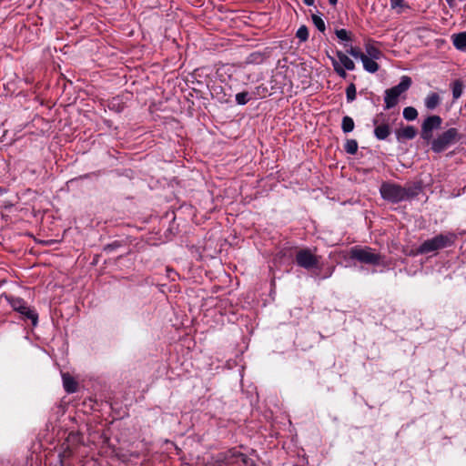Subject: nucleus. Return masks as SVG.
I'll return each instance as SVG.
<instances>
[{"instance_id": "17", "label": "nucleus", "mask_w": 466, "mask_h": 466, "mask_svg": "<svg viewBox=\"0 0 466 466\" xmlns=\"http://www.w3.org/2000/svg\"><path fill=\"white\" fill-rule=\"evenodd\" d=\"M453 100L459 99L464 90V84L461 79H456L451 84Z\"/></svg>"}, {"instance_id": "37", "label": "nucleus", "mask_w": 466, "mask_h": 466, "mask_svg": "<svg viewBox=\"0 0 466 466\" xmlns=\"http://www.w3.org/2000/svg\"><path fill=\"white\" fill-rule=\"evenodd\" d=\"M7 192V188L0 187V196L4 195Z\"/></svg>"}, {"instance_id": "18", "label": "nucleus", "mask_w": 466, "mask_h": 466, "mask_svg": "<svg viewBox=\"0 0 466 466\" xmlns=\"http://www.w3.org/2000/svg\"><path fill=\"white\" fill-rule=\"evenodd\" d=\"M361 62L364 69L369 73H376L380 68V66L375 59H371L368 56H363Z\"/></svg>"}, {"instance_id": "9", "label": "nucleus", "mask_w": 466, "mask_h": 466, "mask_svg": "<svg viewBox=\"0 0 466 466\" xmlns=\"http://www.w3.org/2000/svg\"><path fill=\"white\" fill-rule=\"evenodd\" d=\"M296 263L298 266L310 270L319 268V258L314 255L309 248H301L296 254Z\"/></svg>"}, {"instance_id": "2", "label": "nucleus", "mask_w": 466, "mask_h": 466, "mask_svg": "<svg viewBox=\"0 0 466 466\" xmlns=\"http://www.w3.org/2000/svg\"><path fill=\"white\" fill-rule=\"evenodd\" d=\"M462 135L455 127H450L440 133L430 145L433 153L440 154L455 145L462 138Z\"/></svg>"}, {"instance_id": "23", "label": "nucleus", "mask_w": 466, "mask_h": 466, "mask_svg": "<svg viewBox=\"0 0 466 466\" xmlns=\"http://www.w3.org/2000/svg\"><path fill=\"white\" fill-rule=\"evenodd\" d=\"M354 127H355L354 121L350 116H345L342 118L341 129L344 133L351 132L354 129Z\"/></svg>"}, {"instance_id": "3", "label": "nucleus", "mask_w": 466, "mask_h": 466, "mask_svg": "<svg viewBox=\"0 0 466 466\" xmlns=\"http://www.w3.org/2000/svg\"><path fill=\"white\" fill-rule=\"evenodd\" d=\"M2 298L6 300L13 310L20 314L23 320H31V323L34 327L37 325L38 314L34 309L27 305L25 299L20 297H15L6 293L2 294Z\"/></svg>"}, {"instance_id": "12", "label": "nucleus", "mask_w": 466, "mask_h": 466, "mask_svg": "<svg viewBox=\"0 0 466 466\" xmlns=\"http://www.w3.org/2000/svg\"><path fill=\"white\" fill-rule=\"evenodd\" d=\"M403 187H404L403 201L416 198L422 190L421 182H414V183L409 184Z\"/></svg>"}, {"instance_id": "11", "label": "nucleus", "mask_w": 466, "mask_h": 466, "mask_svg": "<svg viewBox=\"0 0 466 466\" xmlns=\"http://www.w3.org/2000/svg\"><path fill=\"white\" fill-rule=\"evenodd\" d=\"M418 134V130L413 126H406L395 130L396 139L402 143L406 140H412Z\"/></svg>"}, {"instance_id": "7", "label": "nucleus", "mask_w": 466, "mask_h": 466, "mask_svg": "<svg viewBox=\"0 0 466 466\" xmlns=\"http://www.w3.org/2000/svg\"><path fill=\"white\" fill-rule=\"evenodd\" d=\"M404 187L399 184L383 182L380 187L381 198L390 203L397 204L403 201Z\"/></svg>"}, {"instance_id": "29", "label": "nucleus", "mask_w": 466, "mask_h": 466, "mask_svg": "<svg viewBox=\"0 0 466 466\" xmlns=\"http://www.w3.org/2000/svg\"><path fill=\"white\" fill-rule=\"evenodd\" d=\"M296 36L301 42H306L309 39V29L306 25H301L296 33Z\"/></svg>"}, {"instance_id": "34", "label": "nucleus", "mask_w": 466, "mask_h": 466, "mask_svg": "<svg viewBox=\"0 0 466 466\" xmlns=\"http://www.w3.org/2000/svg\"><path fill=\"white\" fill-rule=\"evenodd\" d=\"M212 466H228V465L226 463L218 462V455H217L215 462L213 463Z\"/></svg>"}, {"instance_id": "19", "label": "nucleus", "mask_w": 466, "mask_h": 466, "mask_svg": "<svg viewBox=\"0 0 466 466\" xmlns=\"http://www.w3.org/2000/svg\"><path fill=\"white\" fill-rule=\"evenodd\" d=\"M365 49L367 53L366 56L371 59L377 60L382 56V52L371 43H367L365 45Z\"/></svg>"}, {"instance_id": "15", "label": "nucleus", "mask_w": 466, "mask_h": 466, "mask_svg": "<svg viewBox=\"0 0 466 466\" xmlns=\"http://www.w3.org/2000/svg\"><path fill=\"white\" fill-rule=\"evenodd\" d=\"M336 56L339 59V63L341 65L343 68H346L347 70L350 71L355 69V63L347 56V54L343 53L340 50H337Z\"/></svg>"}, {"instance_id": "6", "label": "nucleus", "mask_w": 466, "mask_h": 466, "mask_svg": "<svg viewBox=\"0 0 466 466\" xmlns=\"http://www.w3.org/2000/svg\"><path fill=\"white\" fill-rule=\"evenodd\" d=\"M442 118L438 115H430L426 116L420 125V136L422 141L430 146L436 137L434 132L441 128Z\"/></svg>"}, {"instance_id": "22", "label": "nucleus", "mask_w": 466, "mask_h": 466, "mask_svg": "<svg viewBox=\"0 0 466 466\" xmlns=\"http://www.w3.org/2000/svg\"><path fill=\"white\" fill-rule=\"evenodd\" d=\"M264 60L265 56L260 52H253L247 57L248 64L259 65L262 64Z\"/></svg>"}, {"instance_id": "13", "label": "nucleus", "mask_w": 466, "mask_h": 466, "mask_svg": "<svg viewBox=\"0 0 466 466\" xmlns=\"http://www.w3.org/2000/svg\"><path fill=\"white\" fill-rule=\"evenodd\" d=\"M441 103V98L438 93L431 92L424 99L425 107L428 110H435Z\"/></svg>"}, {"instance_id": "4", "label": "nucleus", "mask_w": 466, "mask_h": 466, "mask_svg": "<svg viewBox=\"0 0 466 466\" xmlns=\"http://www.w3.org/2000/svg\"><path fill=\"white\" fill-rule=\"evenodd\" d=\"M412 80L408 76H403L398 85L385 90L384 109L389 110L396 106L399 103V97L405 93L411 86Z\"/></svg>"}, {"instance_id": "21", "label": "nucleus", "mask_w": 466, "mask_h": 466, "mask_svg": "<svg viewBox=\"0 0 466 466\" xmlns=\"http://www.w3.org/2000/svg\"><path fill=\"white\" fill-rule=\"evenodd\" d=\"M344 47H346V53L353 56L354 58H360L362 60L363 56L366 55L363 54L359 47L352 46L347 43L344 44Z\"/></svg>"}, {"instance_id": "10", "label": "nucleus", "mask_w": 466, "mask_h": 466, "mask_svg": "<svg viewBox=\"0 0 466 466\" xmlns=\"http://www.w3.org/2000/svg\"><path fill=\"white\" fill-rule=\"evenodd\" d=\"M218 462L226 463L228 465H234L238 461H241L244 465H248L250 459L244 453L237 450V448L229 449L227 451L219 452Z\"/></svg>"}, {"instance_id": "31", "label": "nucleus", "mask_w": 466, "mask_h": 466, "mask_svg": "<svg viewBox=\"0 0 466 466\" xmlns=\"http://www.w3.org/2000/svg\"><path fill=\"white\" fill-rule=\"evenodd\" d=\"M82 436L79 432H70L66 438L67 442L73 445H78L81 442Z\"/></svg>"}, {"instance_id": "16", "label": "nucleus", "mask_w": 466, "mask_h": 466, "mask_svg": "<svg viewBox=\"0 0 466 466\" xmlns=\"http://www.w3.org/2000/svg\"><path fill=\"white\" fill-rule=\"evenodd\" d=\"M453 46L461 51L466 52V31L452 35Z\"/></svg>"}, {"instance_id": "24", "label": "nucleus", "mask_w": 466, "mask_h": 466, "mask_svg": "<svg viewBox=\"0 0 466 466\" xmlns=\"http://www.w3.org/2000/svg\"><path fill=\"white\" fill-rule=\"evenodd\" d=\"M335 35L336 36L341 40V41H344L348 44V42H351L352 41V34L351 32H349L347 31L346 29H336L335 30Z\"/></svg>"}, {"instance_id": "25", "label": "nucleus", "mask_w": 466, "mask_h": 466, "mask_svg": "<svg viewBox=\"0 0 466 466\" xmlns=\"http://www.w3.org/2000/svg\"><path fill=\"white\" fill-rule=\"evenodd\" d=\"M403 117L408 121H413L418 116V111L413 106H407L403 109Z\"/></svg>"}, {"instance_id": "8", "label": "nucleus", "mask_w": 466, "mask_h": 466, "mask_svg": "<svg viewBox=\"0 0 466 466\" xmlns=\"http://www.w3.org/2000/svg\"><path fill=\"white\" fill-rule=\"evenodd\" d=\"M388 120V116L384 113L377 114L372 119V124L375 127L374 136L378 140H385L390 135L391 128Z\"/></svg>"}, {"instance_id": "20", "label": "nucleus", "mask_w": 466, "mask_h": 466, "mask_svg": "<svg viewBox=\"0 0 466 466\" xmlns=\"http://www.w3.org/2000/svg\"><path fill=\"white\" fill-rule=\"evenodd\" d=\"M328 57L331 61L333 69L336 72V74H338V76H339L341 78L345 79L348 76V74L346 72L347 69L343 68L335 57H333L329 55H328Z\"/></svg>"}, {"instance_id": "27", "label": "nucleus", "mask_w": 466, "mask_h": 466, "mask_svg": "<svg viewBox=\"0 0 466 466\" xmlns=\"http://www.w3.org/2000/svg\"><path fill=\"white\" fill-rule=\"evenodd\" d=\"M250 99L251 96L248 91L239 92L236 95V102L240 106L248 104Z\"/></svg>"}, {"instance_id": "26", "label": "nucleus", "mask_w": 466, "mask_h": 466, "mask_svg": "<svg viewBox=\"0 0 466 466\" xmlns=\"http://www.w3.org/2000/svg\"><path fill=\"white\" fill-rule=\"evenodd\" d=\"M344 149L348 154L354 155L358 151V142L355 139H347Z\"/></svg>"}, {"instance_id": "1", "label": "nucleus", "mask_w": 466, "mask_h": 466, "mask_svg": "<svg viewBox=\"0 0 466 466\" xmlns=\"http://www.w3.org/2000/svg\"><path fill=\"white\" fill-rule=\"evenodd\" d=\"M458 240V235L451 231L440 233L431 238L423 241L416 250V255H424L437 252L441 249L451 248Z\"/></svg>"}, {"instance_id": "32", "label": "nucleus", "mask_w": 466, "mask_h": 466, "mask_svg": "<svg viewBox=\"0 0 466 466\" xmlns=\"http://www.w3.org/2000/svg\"><path fill=\"white\" fill-rule=\"evenodd\" d=\"M390 7L392 9H395L397 7H400V8H410L409 5L406 4V2L404 0H390Z\"/></svg>"}, {"instance_id": "14", "label": "nucleus", "mask_w": 466, "mask_h": 466, "mask_svg": "<svg viewBox=\"0 0 466 466\" xmlns=\"http://www.w3.org/2000/svg\"><path fill=\"white\" fill-rule=\"evenodd\" d=\"M63 386L67 393H75L77 390L78 383L69 373H63Z\"/></svg>"}, {"instance_id": "36", "label": "nucleus", "mask_w": 466, "mask_h": 466, "mask_svg": "<svg viewBox=\"0 0 466 466\" xmlns=\"http://www.w3.org/2000/svg\"><path fill=\"white\" fill-rule=\"evenodd\" d=\"M446 2L451 8L455 6L456 0H446Z\"/></svg>"}, {"instance_id": "35", "label": "nucleus", "mask_w": 466, "mask_h": 466, "mask_svg": "<svg viewBox=\"0 0 466 466\" xmlns=\"http://www.w3.org/2000/svg\"><path fill=\"white\" fill-rule=\"evenodd\" d=\"M303 3L308 6H311L314 5L315 0H303Z\"/></svg>"}, {"instance_id": "38", "label": "nucleus", "mask_w": 466, "mask_h": 466, "mask_svg": "<svg viewBox=\"0 0 466 466\" xmlns=\"http://www.w3.org/2000/svg\"><path fill=\"white\" fill-rule=\"evenodd\" d=\"M329 3L331 5H336L337 3H338V0H329Z\"/></svg>"}, {"instance_id": "33", "label": "nucleus", "mask_w": 466, "mask_h": 466, "mask_svg": "<svg viewBox=\"0 0 466 466\" xmlns=\"http://www.w3.org/2000/svg\"><path fill=\"white\" fill-rule=\"evenodd\" d=\"M118 247H120V243L118 241H114L113 243L106 245L104 248V250L110 252V251L117 248Z\"/></svg>"}, {"instance_id": "30", "label": "nucleus", "mask_w": 466, "mask_h": 466, "mask_svg": "<svg viewBox=\"0 0 466 466\" xmlns=\"http://www.w3.org/2000/svg\"><path fill=\"white\" fill-rule=\"evenodd\" d=\"M346 97L348 102H352L356 98V86L350 83L346 88Z\"/></svg>"}, {"instance_id": "5", "label": "nucleus", "mask_w": 466, "mask_h": 466, "mask_svg": "<svg viewBox=\"0 0 466 466\" xmlns=\"http://www.w3.org/2000/svg\"><path fill=\"white\" fill-rule=\"evenodd\" d=\"M349 254L350 259L372 266L380 265L383 258L380 254L373 252V249L370 247H352Z\"/></svg>"}, {"instance_id": "28", "label": "nucleus", "mask_w": 466, "mask_h": 466, "mask_svg": "<svg viewBox=\"0 0 466 466\" xmlns=\"http://www.w3.org/2000/svg\"><path fill=\"white\" fill-rule=\"evenodd\" d=\"M311 19H312L314 25L318 28L319 31L323 33L326 30L325 22L320 16L313 14L311 15Z\"/></svg>"}]
</instances>
